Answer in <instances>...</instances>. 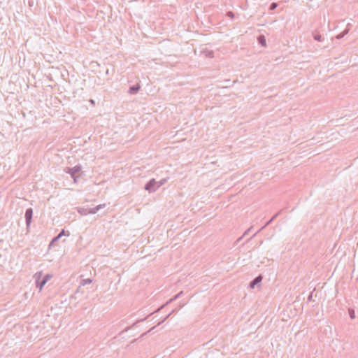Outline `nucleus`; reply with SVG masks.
Listing matches in <instances>:
<instances>
[{"instance_id": "obj_8", "label": "nucleus", "mask_w": 358, "mask_h": 358, "mask_svg": "<svg viewBox=\"0 0 358 358\" xmlns=\"http://www.w3.org/2000/svg\"><path fill=\"white\" fill-rule=\"evenodd\" d=\"M349 31H350V29H349V28H346V29H345L342 33H341V34H338V35L336 36V38L337 39H341V38H343V37H344L346 34H348Z\"/></svg>"}, {"instance_id": "obj_3", "label": "nucleus", "mask_w": 358, "mask_h": 358, "mask_svg": "<svg viewBox=\"0 0 358 358\" xmlns=\"http://www.w3.org/2000/svg\"><path fill=\"white\" fill-rule=\"evenodd\" d=\"M141 87L138 84L131 86L129 90V93L131 94H136L140 90Z\"/></svg>"}, {"instance_id": "obj_20", "label": "nucleus", "mask_w": 358, "mask_h": 358, "mask_svg": "<svg viewBox=\"0 0 358 358\" xmlns=\"http://www.w3.org/2000/svg\"><path fill=\"white\" fill-rule=\"evenodd\" d=\"M224 81L225 82H229L230 80H225Z\"/></svg>"}, {"instance_id": "obj_13", "label": "nucleus", "mask_w": 358, "mask_h": 358, "mask_svg": "<svg viewBox=\"0 0 358 358\" xmlns=\"http://www.w3.org/2000/svg\"><path fill=\"white\" fill-rule=\"evenodd\" d=\"M45 282H46V280H43V282H41V285L40 286V289H42L43 286L45 284Z\"/></svg>"}, {"instance_id": "obj_10", "label": "nucleus", "mask_w": 358, "mask_h": 358, "mask_svg": "<svg viewBox=\"0 0 358 358\" xmlns=\"http://www.w3.org/2000/svg\"><path fill=\"white\" fill-rule=\"evenodd\" d=\"M262 276H258V277H257V278L253 280V282L251 283V287H254V285H255V284L260 282H261V280H262Z\"/></svg>"}, {"instance_id": "obj_17", "label": "nucleus", "mask_w": 358, "mask_h": 358, "mask_svg": "<svg viewBox=\"0 0 358 358\" xmlns=\"http://www.w3.org/2000/svg\"><path fill=\"white\" fill-rule=\"evenodd\" d=\"M95 213V211H91L90 210V211L87 212V213Z\"/></svg>"}, {"instance_id": "obj_18", "label": "nucleus", "mask_w": 358, "mask_h": 358, "mask_svg": "<svg viewBox=\"0 0 358 358\" xmlns=\"http://www.w3.org/2000/svg\"><path fill=\"white\" fill-rule=\"evenodd\" d=\"M88 282H90V280H88L87 281H86V283H88Z\"/></svg>"}, {"instance_id": "obj_7", "label": "nucleus", "mask_w": 358, "mask_h": 358, "mask_svg": "<svg viewBox=\"0 0 358 358\" xmlns=\"http://www.w3.org/2000/svg\"><path fill=\"white\" fill-rule=\"evenodd\" d=\"M25 216H26L27 224H29L31 219V216H32V210H31V209L27 210L26 212Z\"/></svg>"}, {"instance_id": "obj_1", "label": "nucleus", "mask_w": 358, "mask_h": 358, "mask_svg": "<svg viewBox=\"0 0 358 358\" xmlns=\"http://www.w3.org/2000/svg\"><path fill=\"white\" fill-rule=\"evenodd\" d=\"M168 178H163L157 181L155 178L150 180L145 185V189L150 193L156 192L161 186L164 185Z\"/></svg>"}, {"instance_id": "obj_16", "label": "nucleus", "mask_w": 358, "mask_h": 358, "mask_svg": "<svg viewBox=\"0 0 358 358\" xmlns=\"http://www.w3.org/2000/svg\"><path fill=\"white\" fill-rule=\"evenodd\" d=\"M90 102H91L92 104H94V100L91 99V100H90Z\"/></svg>"}, {"instance_id": "obj_14", "label": "nucleus", "mask_w": 358, "mask_h": 358, "mask_svg": "<svg viewBox=\"0 0 358 358\" xmlns=\"http://www.w3.org/2000/svg\"><path fill=\"white\" fill-rule=\"evenodd\" d=\"M351 27H352V24H351L350 23H348V24H347L346 28H349V29H350Z\"/></svg>"}, {"instance_id": "obj_19", "label": "nucleus", "mask_w": 358, "mask_h": 358, "mask_svg": "<svg viewBox=\"0 0 358 358\" xmlns=\"http://www.w3.org/2000/svg\"><path fill=\"white\" fill-rule=\"evenodd\" d=\"M88 282H90V280H88L87 281H86V283H88Z\"/></svg>"}, {"instance_id": "obj_2", "label": "nucleus", "mask_w": 358, "mask_h": 358, "mask_svg": "<svg viewBox=\"0 0 358 358\" xmlns=\"http://www.w3.org/2000/svg\"><path fill=\"white\" fill-rule=\"evenodd\" d=\"M81 166L76 165L73 168H66L65 172L70 174L71 178L73 179L74 182H77V177L76 176V173H79L81 171Z\"/></svg>"}, {"instance_id": "obj_15", "label": "nucleus", "mask_w": 358, "mask_h": 358, "mask_svg": "<svg viewBox=\"0 0 358 358\" xmlns=\"http://www.w3.org/2000/svg\"><path fill=\"white\" fill-rule=\"evenodd\" d=\"M351 317L353 318L355 316H354V312H352V313H351Z\"/></svg>"}, {"instance_id": "obj_5", "label": "nucleus", "mask_w": 358, "mask_h": 358, "mask_svg": "<svg viewBox=\"0 0 358 358\" xmlns=\"http://www.w3.org/2000/svg\"><path fill=\"white\" fill-rule=\"evenodd\" d=\"M313 38L317 41H323L324 40V37H322V35L316 31L313 33Z\"/></svg>"}, {"instance_id": "obj_4", "label": "nucleus", "mask_w": 358, "mask_h": 358, "mask_svg": "<svg viewBox=\"0 0 358 358\" xmlns=\"http://www.w3.org/2000/svg\"><path fill=\"white\" fill-rule=\"evenodd\" d=\"M201 54L208 58H213L214 57V52L213 50H204L201 52Z\"/></svg>"}, {"instance_id": "obj_6", "label": "nucleus", "mask_w": 358, "mask_h": 358, "mask_svg": "<svg viewBox=\"0 0 358 358\" xmlns=\"http://www.w3.org/2000/svg\"><path fill=\"white\" fill-rule=\"evenodd\" d=\"M62 236H69V231H65L64 229L59 234V235L55 237L52 241V243H54L55 241H56L57 240H58L59 238H61Z\"/></svg>"}, {"instance_id": "obj_9", "label": "nucleus", "mask_w": 358, "mask_h": 358, "mask_svg": "<svg viewBox=\"0 0 358 358\" xmlns=\"http://www.w3.org/2000/svg\"><path fill=\"white\" fill-rule=\"evenodd\" d=\"M258 42L259 43L262 45V46H266V38L264 37V36L263 35H260L259 37H258Z\"/></svg>"}, {"instance_id": "obj_12", "label": "nucleus", "mask_w": 358, "mask_h": 358, "mask_svg": "<svg viewBox=\"0 0 358 358\" xmlns=\"http://www.w3.org/2000/svg\"><path fill=\"white\" fill-rule=\"evenodd\" d=\"M227 15L228 17H229L230 18H231V19H233V18L234 17V13H233V12H231V11H228V12L227 13Z\"/></svg>"}, {"instance_id": "obj_11", "label": "nucleus", "mask_w": 358, "mask_h": 358, "mask_svg": "<svg viewBox=\"0 0 358 358\" xmlns=\"http://www.w3.org/2000/svg\"><path fill=\"white\" fill-rule=\"evenodd\" d=\"M278 6V4L276 3H272L271 5H270V7H269V9L273 10L274 9H275Z\"/></svg>"}]
</instances>
